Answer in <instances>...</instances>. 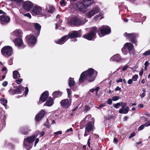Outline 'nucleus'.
Masks as SVG:
<instances>
[{
	"instance_id": "58836bf2",
	"label": "nucleus",
	"mask_w": 150,
	"mask_h": 150,
	"mask_svg": "<svg viewBox=\"0 0 150 150\" xmlns=\"http://www.w3.org/2000/svg\"><path fill=\"white\" fill-rule=\"evenodd\" d=\"M60 3L61 6H64L66 5V3L64 0H62L60 2Z\"/></svg>"
},
{
	"instance_id": "f03ea898",
	"label": "nucleus",
	"mask_w": 150,
	"mask_h": 150,
	"mask_svg": "<svg viewBox=\"0 0 150 150\" xmlns=\"http://www.w3.org/2000/svg\"><path fill=\"white\" fill-rule=\"evenodd\" d=\"M87 21L85 19H81L79 17H74L72 18L69 23L71 25L79 26L84 25Z\"/></svg>"
},
{
	"instance_id": "c9c22d12",
	"label": "nucleus",
	"mask_w": 150,
	"mask_h": 150,
	"mask_svg": "<svg viewBox=\"0 0 150 150\" xmlns=\"http://www.w3.org/2000/svg\"><path fill=\"white\" fill-rule=\"evenodd\" d=\"M67 91L68 94V97L70 98V96H71V89L69 88H67Z\"/></svg>"
},
{
	"instance_id": "bf43d9fd",
	"label": "nucleus",
	"mask_w": 150,
	"mask_h": 150,
	"mask_svg": "<svg viewBox=\"0 0 150 150\" xmlns=\"http://www.w3.org/2000/svg\"><path fill=\"white\" fill-rule=\"evenodd\" d=\"M28 92V89L27 87H26L25 88V94L27 95Z\"/></svg>"
},
{
	"instance_id": "79ce46f5",
	"label": "nucleus",
	"mask_w": 150,
	"mask_h": 150,
	"mask_svg": "<svg viewBox=\"0 0 150 150\" xmlns=\"http://www.w3.org/2000/svg\"><path fill=\"white\" fill-rule=\"evenodd\" d=\"M23 79L21 78L18 79L16 80V83L18 84H20L22 81Z\"/></svg>"
},
{
	"instance_id": "f257e3e1",
	"label": "nucleus",
	"mask_w": 150,
	"mask_h": 150,
	"mask_svg": "<svg viewBox=\"0 0 150 150\" xmlns=\"http://www.w3.org/2000/svg\"><path fill=\"white\" fill-rule=\"evenodd\" d=\"M93 0H83L82 2H77L76 6L79 11L84 12L87 7L93 4Z\"/></svg>"
},
{
	"instance_id": "c756f323",
	"label": "nucleus",
	"mask_w": 150,
	"mask_h": 150,
	"mask_svg": "<svg viewBox=\"0 0 150 150\" xmlns=\"http://www.w3.org/2000/svg\"><path fill=\"white\" fill-rule=\"evenodd\" d=\"M24 88L21 85H19L18 87L15 89L16 92L17 93H21L22 91L24 90Z\"/></svg>"
},
{
	"instance_id": "473e14b6",
	"label": "nucleus",
	"mask_w": 150,
	"mask_h": 150,
	"mask_svg": "<svg viewBox=\"0 0 150 150\" xmlns=\"http://www.w3.org/2000/svg\"><path fill=\"white\" fill-rule=\"evenodd\" d=\"M21 133L23 134H27L28 133V129L27 128H21Z\"/></svg>"
},
{
	"instance_id": "9b49d317",
	"label": "nucleus",
	"mask_w": 150,
	"mask_h": 150,
	"mask_svg": "<svg viewBox=\"0 0 150 150\" xmlns=\"http://www.w3.org/2000/svg\"><path fill=\"white\" fill-rule=\"evenodd\" d=\"M120 105L122 108L120 109L119 110V112L120 113L127 114L129 110V108L128 107H126L127 103H125L120 102Z\"/></svg>"
},
{
	"instance_id": "ddd939ff",
	"label": "nucleus",
	"mask_w": 150,
	"mask_h": 150,
	"mask_svg": "<svg viewBox=\"0 0 150 150\" xmlns=\"http://www.w3.org/2000/svg\"><path fill=\"white\" fill-rule=\"evenodd\" d=\"M33 6V3L28 1L25 2L23 5V8L25 10L28 11L30 10Z\"/></svg>"
},
{
	"instance_id": "1a4fd4ad",
	"label": "nucleus",
	"mask_w": 150,
	"mask_h": 150,
	"mask_svg": "<svg viewBox=\"0 0 150 150\" xmlns=\"http://www.w3.org/2000/svg\"><path fill=\"white\" fill-rule=\"evenodd\" d=\"M99 30H100L101 34L103 35H99L100 37H101L107 34H109L111 32L110 28L107 25H103L101 28L100 27L99 28Z\"/></svg>"
},
{
	"instance_id": "e2e57ef3",
	"label": "nucleus",
	"mask_w": 150,
	"mask_h": 150,
	"mask_svg": "<svg viewBox=\"0 0 150 150\" xmlns=\"http://www.w3.org/2000/svg\"><path fill=\"white\" fill-rule=\"evenodd\" d=\"M11 1H15L17 3H21L22 1V0H10Z\"/></svg>"
},
{
	"instance_id": "7ed1b4c3",
	"label": "nucleus",
	"mask_w": 150,
	"mask_h": 150,
	"mask_svg": "<svg viewBox=\"0 0 150 150\" xmlns=\"http://www.w3.org/2000/svg\"><path fill=\"white\" fill-rule=\"evenodd\" d=\"M1 52L3 55L5 57H8L12 54L13 49L11 46H6L2 48Z\"/></svg>"
},
{
	"instance_id": "0e129e2a",
	"label": "nucleus",
	"mask_w": 150,
	"mask_h": 150,
	"mask_svg": "<svg viewBox=\"0 0 150 150\" xmlns=\"http://www.w3.org/2000/svg\"><path fill=\"white\" fill-rule=\"evenodd\" d=\"M45 133V132L44 131H41L40 133V137H42L44 135Z\"/></svg>"
},
{
	"instance_id": "4468645a",
	"label": "nucleus",
	"mask_w": 150,
	"mask_h": 150,
	"mask_svg": "<svg viewBox=\"0 0 150 150\" xmlns=\"http://www.w3.org/2000/svg\"><path fill=\"white\" fill-rule=\"evenodd\" d=\"M10 20V17L6 15H2L0 16V22L2 24L8 23Z\"/></svg>"
},
{
	"instance_id": "39448f33",
	"label": "nucleus",
	"mask_w": 150,
	"mask_h": 150,
	"mask_svg": "<svg viewBox=\"0 0 150 150\" xmlns=\"http://www.w3.org/2000/svg\"><path fill=\"white\" fill-rule=\"evenodd\" d=\"M124 35L127 39H130L131 41L135 45H137V41L136 38L138 37L139 35L138 34L134 33H125Z\"/></svg>"
},
{
	"instance_id": "423d86ee",
	"label": "nucleus",
	"mask_w": 150,
	"mask_h": 150,
	"mask_svg": "<svg viewBox=\"0 0 150 150\" xmlns=\"http://www.w3.org/2000/svg\"><path fill=\"white\" fill-rule=\"evenodd\" d=\"M32 14L33 15L42 16L46 14L45 12H42L41 8L39 6H35L32 10Z\"/></svg>"
},
{
	"instance_id": "49530a36",
	"label": "nucleus",
	"mask_w": 150,
	"mask_h": 150,
	"mask_svg": "<svg viewBox=\"0 0 150 150\" xmlns=\"http://www.w3.org/2000/svg\"><path fill=\"white\" fill-rule=\"evenodd\" d=\"M23 15L24 16H27L28 17L30 18H31V15L29 13H23Z\"/></svg>"
},
{
	"instance_id": "dca6fc26",
	"label": "nucleus",
	"mask_w": 150,
	"mask_h": 150,
	"mask_svg": "<svg viewBox=\"0 0 150 150\" xmlns=\"http://www.w3.org/2000/svg\"><path fill=\"white\" fill-rule=\"evenodd\" d=\"M97 72L92 68H90L87 70L82 72L81 75H96Z\"/></svg>"
},
{
	"instance_id": "20e7f679",
	"label": "nucleus",
	"mask_w": 150,
	"mask_h": 150,
	"mask_svg": "<svg viewBox=\"0 0 150 150\" xmlns=\"http://www.w3.org/2000/svg\"><path fill=\"white\" fill-rule=\"evenodd\" d=\"M97 32V28L93 27L89 33L83 35L82 37L88 40H91L94 38Z\"/></svg>"
},
{
	"instance_id": "37998d69",
	"label": "nucleus",
	"mask_w": 150,
	"mask_h": 150,
	"mask_svg": "<svg viewBox=\"0 0 150 150\" xmlns=\"http://www.w3.org/2000/svg\"><path fill=\"white\" fill-rule=\"evenodd\" d=\"M7 103V100L6 99H5L3 101V102H2V104L4 105V106L6 107V104Z\"/></svg>"
},
{
	"instance_id": "6ab92c4d",
	"label": "nucleus",
	"mask_w": 150,
	"mask_h": 150,
	"mask_svg": "<svg viewBox=\"0 0 150 150\" xmlns=\"http://www.w3.org/2000/svg\"><path fill=\"white\" fill-rule=\"evenodd\" d=\"M68 84L70 88H71L73 91H74L76 90L77 87L74 86L75 82L74 80V78H72L71 77L69 78Z\"/></svg>"
},
{
	"instance_id": "9d476101",
	"label": "nucleus",
	"mask_w": 150,
	"mask_h": 150,
	"mask_svg": "<svg viewBox=\"0 0 150 150\" xmlns=\"http://www.w3.org/2000/svg\"><path fill=\"white\" fill-rule=\"evenodd\" d=\"M81 31L79 30L78 31H74L72 32L69 33H68V37H69L70 38L72 39L74 38L80 37L81 35Z\"/></svg>"
},
{
	"instance_id": "864d4df0",
	"label": "nucleus",
	"mask_w": 150,
	"mask_h": 150,
	"mask_svg": "<svg viewBox=\"0 0 150 150\" xmlns=\"http://www.w3.org/2000/svg\"><path fill=\"white\" fill-rule=\"evenodd\" d=\"M129 67V65H127L123 67L122 68V70L124 71H125L127 70Z\"/></svg>"
},
{
	"instance_id": "8fccbe9b",
	"label": "nucleus",
	"mask_w": 150,
	"mask_h": 150,
	"mask_svg": "<svg viewBox=\"0 0 150 150\" xmlns=\"http://www.w3.org/2000/svg\"><path fill=\"white\" fill-rule=\"evenodd\" d=\"M145 126L144 125V124L142 125H141L138 128V130H142L144 127Z\"/></svg>"
},
{
	"instance_id": "0eeeda50",
	"label": "nucleus",
	"mask_w": 150,
	"mask_h": 150,
	"mask_svg": "<svg viewBox=\"0 0 150 150\" xmlns=\"http://www.w3.org/2000/svg\"><path fill=\"white\" fill-rule=\"evenodd\" d=\"M100 11V9L98 6H95L86 14V16L88 18H91L96 14L99 13Z\"/></svg>"
},
{
	"instance_id": "a19ab883",
	"label": "nucleus",
	"mask_w": 150,
	"mask_h": 150,
	"mask_svg": "<svg viewBox=\"0 0 150 150\" xmlns=\"http://www.w3.org/2000/svg\"><path fill=\"white\" fill-rule=\"evenodd\" d=\"M150 54V50H149L145 52L143 54V55L144 56L149 55Z\"/></svg>"
},
{
	"instance_id": "603ef678",
	"label": "nucleus",
	"mask_w": 150,
	"mask_h": 150,
	"mask_svg": "<svg viewBox=\"0 0 150 150\" xmlns=\"http://www.w3.org/2000/svg\"><path fill=\"white\" fill-rule=\"evenodd\" d=\"M146 127H148L150 125V121H148L146 122L144 124Z\"/></svg>"
},
{
	"instance_id": "a18cd8bd",
	"label": "nucleus",
	"mask_w": 150,
	"mask_h": 150,
	"mask_svg": "<svg viewBox=\"0 0 150 150\" xmlns=\"http://www.w3.org/2000/svg\"><path fill=\"white\" fill-rule=\"evenodd\" d=\"M90 109V107L87 105H86L85 106L84 110V111L87 112Z\"/></svg>"
},
{
	"instance_id": "6e6d98bb",
	"label": "nucleus",
	"mask_w": 150,
	"mask_h": 150,
	"mask_svg": "<svg viewBox=\"0 0 150 150\" xmlns=\"http://www.w3.org/2000/svg\"><path fill=\"white\" fill-rule=\"evenodd\" d=\"M8 84V82L7 81H4L2 84V85L4 87L6 86Z\"/></svg>"
},
{
	"instance_id": "774afa93",
	"label": "nucleus",
	"mask_w": 150,
	"mask_h": 150,
	"mask_svg": "<svg viewBox=\"0 0 150 150\" xmlns=\"http://www.w3.org/2000/svg\"><path fill=\"white\" fill-rule=\"evenodd\" d=\"M145 96V93L144 92L142 94L140 95V96L141 98H144Z\"/></svg>"
},
{
	"instance_id": "a211bd4d",
	"label": "nucleus",
	"mask_w": 150,
	"mask_h": 150,
	"mask_svg": "<svg viewBox=\"0 0 150 150\" xmlns=\"http://www.w3.org/2000/svg\"><path fill=\"white\" fill-rule=\"evenodd\" d=\"M34 26L35 29V35L37 37H38L39 35L40 29L41 28V26L38 23H34Z\"/></svg>"
},
{
	"instance_id": "6e6552de",
	"label": "nucleus",
	"mask_w": 150,
	"mask_h": 150,
	"mask_svg": "<svg viewBox=\"0 0 150 150\" xmlns=\"http://www.w3.org/2000/svg\"><path fill=\"white\" fill-rule=\"evenodd\" d=\"M36 137L35 135H33L31 137H29L26 138H25L24 139V145L29 149L32 148V146L31 145L28 144L26 142L28 143H31L33 142L35 140Z\"/></svg>"
},
{
	"instance_id": "5fc2aeb1",
	"label": "nucleus",
	"mask_w": 150,
	"mask_h": 150,
	"mask_svg": "<svg viewBox=\"0 0 150 150\" xmlns=\"http://www.w3.org/2000/svg\"><path fill=\"white\" fill-rule=\"evenodd\" d=\"M20 75L18 71L17 70L14 71L13 72V75Z\"/></svg>"
},
{
	"instance_id": "4c0bfd02",
	"label": "nucleus",
	"mask_w": 150,
	"mask_h": 150,
	"mask_svg": "<svg viewBox=\"0 0 150 150\" xmlns=\"http://www.w3.org/2000/svg\"><path fill=\"white\" fill-rule=\"evenodd\" d=\"M113 106L115 108H118L120 105V103H117L116 104H113Z\"/></svg>"
},
{
	"instance_id": "3c124183",
	"label": "nucleus",
	"mask_w": 150,
	"mask_h": 150,
	"mask_svg": "<svg viewBox=\"0 0 150 150\" xmlns=\"http://www.w3.org/2000/svg\"><path fill=\"white\" fill-rule=\"evenodd\" d=\"M138 76H133L132 79V81H136L137 80V78L138 77Z\"/></svg>"
},
{
	"instance_id": "72a5a7b5",
	"label": "nucleus",
	"mask_w": 150,
	"mask_h": 150,
	"mask_svg": "<svg viewBox=\"0 0 150 150\" xmlns=\"http://www.w3.org/2000/svg\"><path fill=\"white\" fill-rule=\"evenodd\" d=\"M102 13H100L96 15L94 18L96 20L98 19L101 20L103 18L102 17Z\"/></svg>"
},
{
	"instance_id": "4be33fe9",
	"label": "nucleus",
	"mask_w": 150,
	"mask_h": 150,
	"mask_svg": "<svg viewBox=\"0 0 150 150\" xmlns=\"http://www.w3.org/2000/svg\"><path fill=\"white\" fill-rule=\"evenodd\" d=\"M68 39V36L65 35L62 37L60 39L55 41L56 43L60 45H62Z\"/></svg>"
},
{
	"instance_id": "c03bdc74",
	"label": "nucleus",
	"mask_w": 150,
	"mask_h": 150,
	"mask_svg": "<svg viewBox=\"0 0 150 150\" xmlns=\"http://www.w3.org/2000/svg\"><path fill=\"white\" fill-rule=\"evenodd\" d=\"M119 99V97L118 96H114L112 98V100L114 101L117 100Z\"/></svg>"
},
{
	"instance_id": "412c9836",
	"label": "nucleus",
	"mask_w": 150,
	"mask_h": 150,
	"mask_svg": "<svg viewBox=\"0 0 150 150\" xmlns=\"http://www.w3.org/2000/svg\"><path fill=\"white\" fill-rule=\"evenodd\" d=\"M45 114V111L42 110L35 117V120L37 121H40L44 117Z\"/></svg>"
},
{
	"instance_id": "7c9ffc66",
	"label": "nucleus",
	"mask_w": 150,
	"mask_h": 150,
	"mask_svg": "<svg viewBox=\"0 0 150 150\" xmlns=\"http://www.w3.org/2000/svg\"><path fill=\"white\" fill-rule=\"evenodd\" d=\"M86 78L89 82L93 81L95 79V77L94 76H86Z\"/></svg>"
},
{
	"instance_id": "09e8293b",
	"label": "nucleus",
	"mask_w": 150,
	"mask_h": 150,
	"mask_svg": "<svg viewBox=\"0 0 150 150\" xmlns=\"http://www.w3.org/2000/svg\"><path fill=\"white\" fill-rule=\"evenodd\" d=\"M54 134H55V136H56L59 134H62V132L61 131H58L57 132H54Z\"/></svg>"
},
{
	"instance_id": "c85d7f7f",
	"label": "nucleus",
	"mask_w": 150,
	"mask_h": 150,
	"mask_svg": "<svg viewBox=\"0 0 150 150\" xmlns=\"http://www.w3.org/2000/svg\"><path fill=\"white\" fill-rule=\"evenodd\" d=\"M62 94V92L59 91H56L53 93L52 95L53 98H55L61 96Z\"/></svg>"
},
{
	"instance_id": "bb28decb",
	"label": "nucleus",
	"mask_w": 150,
	"mask_h": 150,
	"mask_svg": "<svg viewBox=\"0 0 150 150\" xmlns=\"http://www.w3.org/2000/svg\"><path fill=\"white\" fill-rule=\"evenodd\" d=\"M53 100L52 98L50 97L48 99L44 105L51 106L53 104Z\"/></svg>"
},
{
	"instance_id": "2eb2a0df",
	"label": "nucleus",
	"mask_w": 150,
	"mask_h": 150,
	"mask_svg": "<svg viewBox=\"0 0 150 150\" xmlns=\"http://www.w3.org/2000/svg\"><path fill=\"white\" fill-rule=\"evenodd\" d=\"M14 42L16 46H17L19 48L22 49L25 47L24 45L22 40L19 38L16 39Z\"/></svg>"
},
{
	"instance_id": "b1692460",
	"label": "nucleus",
	"mask_w": 150,
	"mask_h": 150,
	"mask_svg": "<svg viewBox=\"0 0 150 150\" xmlns=\"http://www.w3.org/2000/svg\"><path fill=\"white\" fill-rule=\"evenodd\" d=\"M45 9L47 12L50 13H52L55 10V7L52 5H48L47 6Z\"/></svg>"
},
{
	"instance_id": "4d7b16f0",
	"label": "nucleus",
	"mask_w": 150,
	"mask_h": 150,
	"mask_svg": "<svg viewBox=\"0 0 150 150\" xmlns=\"http://www.w3.org/2000/svg\"><path fill=\"white\" fill-rule=\"evenodd\" d=\"M112 101L111 99H109L107 101V103L108 104L111 105L112 104Z\"/></svg>"
},
{
	"instance_id": "a878e982",
	"label": "nucleus",
	"mask_w": 150,
	"mask_h": 150,
	"mask_svg": "<svg viewBox=\"0 0 150 150\" xmlns=\"http://www.w3.org/2000/svg\"><path fill=\"white\" fill-rule=\"evenodd\" d=\"M22 34V31L21 30L17 29L14 31L12 33V35L13 36L19 37Z\"/></svg>"
},
{
	"instance_id": "de8ad7c7",
	"label": "nucleus",
	"mask_w": 150,
	"mask_h": 150,
	"mask_svg": "<svg viewBox=\"0 0 150 150\" xmlns=\"http://www.w3.org/2000/svg\"><path fill=\"white\" fill-rule=\"evenodd\" d=\"M106 105V103H103L101 105H100L99 106V107H97V108L98 109H100V108H101L102 107L105 106Z\"/></svg>"
},
{
	"instance_id": "f704fd0d",
	"label": "nucleus",
	"mask_w": 150,
	"mask_h": 150,
	"mask_svg": "<svg viewBox=\"0 0 150 150\" xmlns=\"http://www.w3.org/2000/svg\"><path fill=\"white\" fill-rule=\"evenodd\" d=\"M86 78V76H80V77L79 79V82L82 83L83 82Z\"/></svg>"
},
{
	"instance_id": "aec40b11",
	"label": "nucleus",
	"mask_w": 150,
	"mask_h": 150,
	"mask_svg": "<svg viewBox=\"0 0 150 150\" xmlns=\"http://www.w3.org/2000/svg\"><path fill=\"white\" fill-rule=\"evenodd\" d=\"M60 103L62 106L67 108L70 105L71 102L68 99H66L62 100Z\"/></svg>"
},
{
	"instance_id": "338daca9",
	"label": "nucleus",
	"mask_w": 150,
	"mask_h": 150,
	"mask_svg": "<svg viewBox=\"0 0 150 150\" xmlns=\"http://www.w3.org/2000/svg\"><path fill=\"white\" fill-rule=\"evenodd\" d=\"M132 82V79H129L127 82V83L128 84H131Z\"/></svg>"
},
{
	"instance_id": "69168bd1",
	"label": "nucleus",
	"mask_w": 150,
	"mask_h": 150,
	"mask_svg": "<svg viewBox=\"0 0 150 150\" xmlns=\"http://www.w3.org/2000/svg\"><path fill=\"white\" fill-rule=\"evenodd\" d=\"M122 81V79L121 78H119L118 79L116 80V82L117 83H119L120 82H121Z\"/></svg>"
},
{
	"instance_id": "e433bc0d",
	"label": "nucleus",
	"mask_w": 150,
	"mask_h": 150,
	"mask_svg": "<svg viewBox=\"0 0 150 150\" xmlns=\"http://www.w3.org/2000/svg\"><path fill=\"white\" fill-rule=\"evenodd\" d=\"M7 71V69L5 67H3L1 69V71L4 73V74H6Z\"/></svg>"
},
{
	"instance_id": "f3484780",
	"label": "nucleus",
	"mask_w": 150,
	"mask_h": 150,
	"mask_svg": "<svg viewBox=\"0 0 150 150\" xmlns=\"http://www.w3.org/2000/svg\"><path fill=\"white\" fill-rule=\"evenodd\" d=\"M126 48L129 51H131L134 49L133 45L130 42H127L124 45L123 47L121 50L123 52H124L125 48Z\"/></svg>"
},
{
	"instance_id": "ea45409f",
	"label": "nucleus",
	"mask_w": 150,
	"mask_h": 150,
	"mask_svg": "<svg viewBox=\"0 0 150 150\" xmlns=\"http://www.w3.org/2000/svg\"><path fill=\"white\" fill-rule=\"evenodd\" d=\"M9 93L13 95L16 93V90L15 89H10L9 90Z\"/></svg>"
},
{
	"instance_id": "2f4dec72",
	"label": "nucleus",
	"mask_w": 150,
	"mask_h": 150,
	"mask_svg": "<svg viewBox=\"0 0 150 150\" xmlns=\"http://www.w3.org/2000/svg\"><path fill=\"white\" fill-rule=\"evenodd\" d=\"M100 88L98 86L95 88H93L90 90V91L92 93H93L94 91L96 93V95H97L98 94V91L99 89Z\"/></svg>"
},
{
	"instance_id": "f8f14e48",
	"label": "nucleus",
	"mask_w": 150,
	"mask_h": 150,
	"mask_svg": "<svg viewBox=\"0 0 150 150\" xmlns=\"http://www.w3.org/2000/svg\"><path fill=\"white\" fill-rule=\"evenodd\" d=\"M26 39L30 47H33L35 44L36 39L34 36H28L26 37Z\"/></svg>"
},
{
	"instance_id": "13d9d810",
	"label": "nucleus",
	"mask_w": 150,
	"mask_h": 150,
	"mask_svg": "<svg viewBox=\"0 0 150 150\" xmlns=\"http://www.w3.org/2000/svg\"><path fill=\"white\" fill-rule=\"evenodd\" d=\"M135 135V132H133L129 136V139H130L132 138V137H134Z\"/></svg>"
},
{
	"instance_id": "cd10ccee",
	"label": "nucleus",
	"mask_w": 150,
	"mask_h": 150,
	"mask_svg": "<svg viewBox=\"0 0 150 150\" xmlns=\"http://www.w3.org/2000/svg\"><path fill=\"white\" fill-rule=\"evenodd\" d=\"M93 123L92 124L91 122H89L87 124L85 129L88 131V132H90L93 128Z\"/></svg>"
},
{
	"instance_id": "680f3d73",
	"label": "nucleus",
	"mask_w": 150,
	"mask_h": 150,
	"mask_svg": "<svg viewBox=\"0 0 150 150\" xmlns=\"http://www.w3.org/2000/svg\"><path fill=\"white\" fill-rule=\"evenodd\" d=\"M121 90V88L119 87L118 86L115 89V90L116 91H120Z\"/></svg>"
},
{
	"instance_id": "5701e85b",
	"label": "nucleus",
	"mask_w": 150,
	"mask_h": 150,
	"mask_svg": "<svg viewBox=\"0 0 150 150\" xmlns=\"http://www.w3.org/2000/svg\"><path fill=\"white\" fill-rule=\"evenodd\" d=\"M48 96V92L45 91L42 93L40 98V100L42 102H45Z\"/></svg>"
},
{
	"instance_id": "393cba45",
	"label": "nucleus",
	"mask_w": 150,
	"mask_h": 150,
	"mask_svg": "<svg viewBox=\"0 0 150 150\" xmlns=\"http://www.w3.org/2000/svg\"><path fill=\"white\" fill-rule=\"evenodd\" d=\"M121 59V56L119 54H117L113 56L110 59L111 61H116L117 62L120 61Z\"/></svg>"
},
{
	"instance_id": "052dcab7",
	"label": "nucleus",
	"mask_w": 150,
	"mask_h": 150,
	"mask_svg": "<svg viewBox=\"0 0 150 150\" xmlns=\"http://www.w3.org/2000/svg\"><path fill=\"white\" fill-rule=\"evenodd\" d=\"M39 141V139L38 138H37L35 142L34 146H36V144L38 143Z\"/></svg>"
}]
</instances>
